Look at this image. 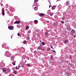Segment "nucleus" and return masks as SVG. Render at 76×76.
Returning <instances> with one entry per match:
<instances>
[{
    "mask_svg": "<svg viewBox=\"0 0 76 76\" xmlns=\"http://www.w3.org/2000/svg\"><path fill=\"white\" fill-rule=\"evenodd\" d=\"M5 56L7 57H10L11 56V53H10L9 51H7L5 54Z\"/></svg>",
    "mask_w": 76,
    "mask_h": 76,
    "instance_id": "obj_1",
    "label": "nucleus"
},
{
    "mask_svg": "<svg viewBox=\"0 0 76 76\" xmlns=\"http://www.w3.org/2000/svg\"><path fill=\"white\" fill-rule=\"evenodd\" d=\"M2 47H3L4 48H5V49H9V47L8 46H6V44L4 43L3 44Z\"/></svg>",
    "mask_w": 76,
    "mask_h": 76,
    "instance_id": "obj_2",
    "label": "nucleus"
},
{
    "mask_svg": "<svg viewBox=\"0 0 76 76\" xmlns=\"http://www.w3.org/2000/svg\"><path fill=\"white\" fill-rule=\"evenodd\" d=\"M8 28L9 29H10V30H12L14 29V27H13V26H9L8 27Z\"/></svg>",
    "mask_w": 76,
    "mask_h": 76,
    "instance_id": "obj_3",
    "label": "nucleus"
},
{
    "mask_svg": "<svg viewBox=\"0 0 76 76\" xmlns=\"http://www.w3.org/2000/svg\"><path fill=\"white\" fill-rule=\"evenodd\" d=\"M2 15H3V16H4V15H5V13H4V8H2Z\"/></svg>",
    "mask_w": 76,
    "mask_h": 76,
    "instance_id": "obj_4",
    "label": "nucleus"
},
{
    "mask_svg": "<svg viewBox=\"0 0 76 76\" xmlns=\"http://www.w3.org/2000/svg\"><path fill=\"white\" fill-rule=\"evenodd\" d=\"M20 23L19 21H16L14 22L15 24H19Z\"/></svg>",
    "mask_w": 76,
    "mask_h": 76,
    "instance_id": "obj_5",
    "label": "nucleus"
},
{
    "mask_svg": "<svg viewBox=\"0 0 76 76\" xmlns=\"http://www.w3.org/2000/svg\"><path fill=\"white\" fill-rule=\"evenodd\" d=\"M3 72H6V71H7V68H3L2 69Z\"/></svg>",
    "mask_w": 76,
    "mask_h": 76,
    "instance_id": "obj_6",
    "label": "nucleus"
},
{
    "mask_svg": "<svg viewBox=\"0 0 76 76\" xmlns=\"http://www.w3.org/2000/svg\"><path fill=\"white\" fill-rule=\"evenodd\" d=\"M66 4L67 5V6H69V7H70V5L69 6V1H68L66 2Z\"/></svg>",
    "mask_w": 76,
    "mask_h": 76,
    "instance_id": "obj_7",
    "label": "nucleus"
},
{
    "mask_svg": "<svg viewBox=\"0 0 76 76\" xmlns=\"http://www.w3.org/2000/svg\"><path fill=\"white\" fill-rule=\"evenodd\" d=\"M56 6H54L52 7V9L53 10H54L55 9H56Z\"/></svg>",
    "mask_w": 76,
    "mask_h": 76,
    "instance_id": "obj_8",
    "label": "nucleus"
},
{
    "mask_svg": "<svg viewBox=\"0 0 76 76\" xmlns=\"http://www.w3.org/2000/svg\"><path fill=\"white\" fill-rule=\"evenodd\" d=\"M39 15L40 16H41V17H42V16H44V14L41 13L39 14Z\"/></svg>",
    "mask_w": 76,
    "mask_h": 76,
    "instance_id": "obj_9",
    "label": "nucleus"
},
{
    "mask_svg": "<svg viewBox=\"0 0 76 76\" xmlns=\"http://www.w3.org/2000/svg\"><path fill=\"white\" fill-rule=\"evenodd\" d=\"M50 57H51V60H54V57H53V55H51L50 56Z\"/></svg>",
    "mask_w": 76,
    "mask_h": 76,
    "instance_id": "obj_10",
    "label": "nucleus"
},
{
    "mask_svg": "<svg viewBox=\"0 0 76 76\" xmlns=\"http://www.w3.org/2000/svg\"><path fill=\"white\" fill-rule=\"evenodd\" d=\"M16 63V61H14L12 62V64L14 66H15V63Z\"/></svg>",
    "mask_w": 76,
    "mask_h": 76,
    "instance_id": "obj_11",
    "label": "nucleus"
},
{
    "mask_svg": "<svg viewBox=\"0 0 76 76\" xmlns=\"http://www.w3.org/2000/svg\"><path fill=\"white\" fill-rule=\"evenodd\" d=\"M69 42V40H65L64 42L65 44H66V42L67 43V42Z\"/></svg>",
    "mask_w": 76,
    "mask_h": 76,
    "instance_id": "obj_12",
    "label": "nucleus"
},
{
    "mask_svg": "<svg viewBox=\"0 0 76 76\" xmlns=\"http://www.w3.org/2000/svg\"><path fill=\"white\" fill-rule=\"evenodd\" d=\"M17 28H21V26L19 25H18L17 26Z\"/></svg>",
    "mask_w": 76,
    "mask_h": 76,
    "instance_id": "obj_13",
    "label": "nucleus"
},
{
    "mask_svg": "<svg viewBox=\"0 0 76 76\" xmlns=\"http://www.w3.org/2000/svg\"><path fill=\"white\" fill-rule=\"evenodd\" d=\"M38 48L39 50H41L42 49V47H41V46H39L38 47Z\"/></svg>",
    "mask_w": 76,
    "mask_h": 76,
    "instance_id": "obj_14",
    "label": "nucleus"
},
{
    "mask_svg": "<svg viewBox=\"0 0 76 76\" xmlns=\"http://www.w3.org/2000/svg\"><path fill=\"white\" fill-rule=\"evenodd\" d=\"M47 51H50V50H51V48H48L47 49Z\"/></svg>",
    "mask_w": 76,
    "mask_h": 76,
    "instance_id": "obj_15",
    "label": "nucleus"
},
{
    "mask_svg": "<svg viewBox=\"0 0 76 76\" xmlns=\"http://www.w3.org/2000/svg\"><path fill=\"white\" fill-rule=\"evenodd\" d=\"M35 23H36V24H37L38 23V20H34Z\"/></svg>",
    "mask_w": 76,
    "mask_h": 76,
    "instance_id": "obj_16",
    "label": "nucleus"
},
{
    "mask_svg": "<svg viewBox=\"0 0 76 76\" xmlns=\"http://www.w3.org/2000/svg\"><path fill=\"white\" fill-rule=\"evenodd\" d=\"M71 32H72V33H74L75 32V30L73 29L72 30Z\"/></svg>",
    "mask_w": 76,
    "mask_h": 76,
    "instance_id": "obj_17",
    "label": "nucleus"
},
{
    "mask_svg": "<svg viewBox=\"0 0 76 76\" xmlns=\"http://www.w3.org/2000/svg\"><path fill=\"white\" fill-rule=\"evenodd\" d=\"M38 7H35L34 8V10H35L37 11V10H38Z\"/></svg>",
    "mask_w": 76,
    "mask_h": 76,
    "instance_id": "obj_18",
    "label": "nucleus"
},
{
    "mask_svg": "<svg viewBox=\"0 0 76 76\" xmlns=\"http://www.w3.org/2000/svg\"><path fill=\"white\" fill-rule=\"evenodd\" d=\"M45 35H46V36H47V35H48V32H46L45 33Z\"/></svg>",
    "mask_w": 76,
    "mask_h": 76,
    "instance_id": "obj_19",
    "label": "nucleus"
},
{
    "mask_svg": "<svg viewBox=\"0 0 76 76\" xmlns=\"http://www.w3.org/2000/svg\"><path fill=\"white\" fill-rule=\"evenodd\" d=\"M7 71L8 72H10L11 70L10 69H7Z\"/></svg>",
    "mask_w": 76,
    "mask_h": 76,
    "instance_id": "obj_20",
    "label": "nucleus"
},
{
    "mask_svg": "<svg viewBox=\"0 0 76 76\" xmlns=\"http://www.w3.org/2000/svg\"><path fill=\"white\" fill-rule=\"evenodd\" d=\"M2 67H4L5 66V64L4 63H3L2 64Z\"/></svg>",
    "mask_w": 76,
    "mask_h": 76,
    "instance_id": "obj_21",
    "label": "nucleus"
},
{
    "mask_svg": "<svg viewBox=\"0 0 76 76\" xmlns=\"http://www.w3.org/2000/svg\"><path fill=\"white\" fill-rule=\"evenodd\" d=\"M53 15V13H50V16H52Z\"/></svg>",
    "mask_w": 76,
    "mask_h": 76,
    "instance_id": "obj_22",
    "label": "nucleus"
},
{
    "mask_svg": "<svg viewBox=\"0 0 76 76\" xmlns=\"http://www.w3.org/2000/svg\"><path fill=\"white\" fill-rule=\"evenodd\" d=\"M14 74H17V71L16 70L14 71Z\"/></svg>",
    "mask_w": 76,
    "mask_h": 76,
    "instance_id": "obj_23",
    "label": "nucleus"
},
{
    "mask_svg": "<svg viewBox=\"0 0 76 76\" xmlns=\"http://www.w3.org/2000/svg\"><path fill=\"white\" fill-rule=\"evenodd\" d=\"M42 45H45V43L44 42H43L42 43Z\"/></svg>",
    "mask_w": 76,
    "mask_h": 76,
    "instance_id": "obj_24",
    "label": "nucleus"
},
{
    "mask_svg": "<svg viewBox=\"0 0 76 76\" xmlns=\"http://www.w3.org/2000/svg\"><path fill=\"white\" fill-rule=\"evenodd\" d=\"M29 26H26V29H29Z\"/></svg>",
    "mask_w": 76,
    "mask_h": 76,
    "instance_id": "obj_25",
    "label": "nucleus"
},
{
    "mask_svg": "<svg viewBox=\"0 0 76 76\" xmlns=\"http://www.w3.org/2000/svg\"><path fill=\"white\" fill-rule=\"evenodd\" d=\"M24 44H26V41L24 40L23 41Z\"/></svg>",
    "mask_w": 76,
    "mask_h": 76,
    "instance_id": "obj_26",
    "label": "nucleus"
},
{
    "mask_svg": "<svg viewBox=\"0 0 76 76\" xmlns=\"http://www.w3.org/2000/svg\"><path fill=\"white\" fill-rule=\"evenodd\" d=\"M31 30H29L28 31V34H30V33H31Z\"/></svg>",
    "mask_w": 76,
    "mask_h": 76,
    "instance_id": "obj_27",
    "label": "nucleus"
},
{
    "mask_svg": "<svg viewBox=\"0 0 76 76\" xmlns=\"http://www.w3.org/2000/svg\"><path fill=\"white\" fill-rule=\"evenodd\" d=\"M26 66H28V67H30V65H29V64H26Z\"/></svg>",
    "mask_w": 76,
    "mask_h": 76,
    "instance_id": "obj_28",
    "label": "nucleus"
},
{
    "mask_svg": "<svg viewBox=\"0 0 76 76\" xmlns=\"http://www.w3.org/2000/svg\"><path fill=\"white\" fill-rule=\"evenodd\" d=\"M61 22L63 24H64V21H61Z\"/></svg>",
    "mask_w": 76,
    "mask_h": 76,
    "instance_id": "obj_29",
    "label": "nucleus"
},
{
    "mask_svg": "<svg viewBox=\"0 0 76 76\" xmlns=\"http://www.w3.org/2000/svg\"><path fill=\"white\" fill-rule=\"evenodd\" d=\"M15 56H11V58H15Z\"/></svg>",
    "mask_w": 76,
    "mask_h": 76,
    "instance_id": "obj_30",
    "label": "nucleus"
},
{
    "mask_svg": "<svg viewBox=\"0 0 76 76\" xmlns=\"http://www.w3.org/2000/svg\"><path fill=\"white\" fill-rule=\"evenodd\" d=\"M38 1V0H34V2H37Z\"/></svg>",
    "mask_w": 76,
    "mask_h": 76,
    "instance_id": "obj_31",
    "label": "nucleus"
},
{
    "mask_svg": "<svg viewBox=\"0 0 76 76\" xmlns=\"http://www.w3.org/2000/svg\"><path fill=\"white\" fill-rule=\"evenodd\" d=\"M17 35L18 36H20V33H18V34H17Z\"/></svg>",
    "mask_w": 76,
    "mask_h": 76,
    "instance_id": "obj_32",
    "label": "nucleus"
},
{
    "mask_svg": "<svg viewBox=\"0 0 76 76\" xmlns=\"http://www.w3.org/2000/svg\"><path fill=\"white\" fill-rule=\"evenodd\" d=\"M27 39H30V38L29 37H27Z\"/></svg>",
    "mask_w": 76,
    "mask_h": 76,
    "instance_id": "obj_33",
    "label": "nucleus"
},
{
    "mask_svg": "<svg viewBox=\"0 0 76 76\" xmlns=\"http://www.w3.org/2000/svg\"><path fill=\"white\" fill-rule=\"evenodd\" d=\"M37 35L38 37H39V34H37Z\"/></svg>",
    "mask_w": 76,
    "mask_h": 76,
    "instance_id": "obj_34",
    "label": "nucleus"
},
{
    "mask_svg": "<svg viewBox=\"0 0 76 76\" xmlns=\"http://www.w3.org/2000/svg\"><path fill=\"white\" fill-rule=\"evenodd\" d=\"M49 8H50L51 7V5H49Z\"/></svg>",
    "mask_w": 76,
    "mask_h": 76,
    "instance_id": "obj_35",
    "label": "nucleus"
},
{
    "mask_svg": "<svg viewBox=\"0 0 76 76\" xmlns=\"http://www.w3.org/2000/svg\"><path fill=\"white\" fill-rule=\"evenodd\" d=\"M34 53H37V51L35 50V51H34Z\"/></svg>",
    "mask_w": 76,
    "mask_h": 76,
    "instance_id": "obj_36",
    "label": "nucleus"
},
{
    "mask_svg": "<svg viewBox=\"0 0 76 76\" xmlns=\"http://www.w3.org/2000/svg\"><path fill=\"white\" fill-rule=\"evenodd\" d=\"M18 66H19V67H20V64Z\"/></svg>",
    "mask_w": 76,
    "mask_h": 76,
    "instance_id": "obj_37",
    "label": "nucleus"
},
{
    "mask_svg": "<svg viewBox=\"0 0 76 76\" xmlns=\"http://www.w3.org/2000/svg\"><path fill=\"white\" fill-rule=\"evenodd\" d=\"M73 37L74 38H75V37H76V36H75V35H74Z\"/></svg>",
    "mask_w": 76,
    "mask_h": 76,
    "instance_id": "obj_38",
    "label": "nucleus"
},
{
    "mask_svg": "<svg viewBox=\"0 0 76 76\" xmlns=\"http://www.w3.org/2000/svg\"><path fill=\"white\" fill-rule=\"evenodd\" d=\"M15 68H16V69H18V68H17V66H16V67H15Z\"/></svg>",
    "mask_w": 76,
    "mask_h": 76,
    "instance_id": "obj_39",
    "label": "nucleus"
},
{
    "mask_svg": "<svg viewBox=\"0 0 76 76\" xmlns=\"http://www.w3.org/2000/svg\"><path fill=\"white\" fill-rule=\"evenodd\" d=\"M53 52H54V53H56V51L55 50H53Z\"/></svg>",
    "mask_w": 76,
    "mask_h": 76,
    "instance_id": "obj_40",
    "label": "nucleus"
},
{
    "mask_svg": "<svg viewBox=\"0 0 76 76\" xmlns=\"http://www.w3.org/2000/svg\"><path fill=\"white\" fill-rule=\"evenodd\" d=\"M49 2L50 3V4H51V3H50V1H49Z\"/></svg>",
    "mask_w": 76,
    "mask_h": 76,
    "instance_id": "obj_41",
    "label": "nucleus"
},
{
    "mask_svg": "<svg viewBox=\"0 0 76 76\" xmlns=\"http://www.w3.org/2000/svg\"><path fill=\"white\" fill-rule=\"evenodd\" d=\"M1 6H3V4H1Z\"/></svg>",
    "mask_w": 76,
    "mask_h": 76,
    "instance_id": "obj_42",
    "label": "nucleus"
},
{
    "mask_svg": "<svg viewBox=\"0 0 76 76\" xmlns=\"http://www.w3.org/2000/svg\"><path fill=\"white\" fill-rule=\"evenodd\" d=\"M16 56H18V54H16Z\"/></svg>",
    "mask_w": 76,
    "mask_h": 76,
    "instance_id": "obj_43",
    "label": "nucleus"
},
{
    "mask_svg": "<svg viewBox=\"0 0 76 76\" xmlns=\"http://www.w3.org/2000/svg\"><path fill=\"white\" fill-rule=\"evenodd\" d=\"M28 60H29V58L28 59Z\"/></svg>",
    "mask_w": 76,
    "mask_h": 76,
    "instance_id": "obj_44",
    "label": "nucleus"
},
{
    "mask_svg": "<svg viewBox=\"0 0 76 76\" xmlns=\"http://www.w3.org/2000/svg\"><path fill=\"white\" fill-rule=\"evenodd\" d=\"M1 76V74H0V76Z\"/></svg>",
    "mask_w": 76,
    "mask_h": 76,
    "instance_id": "obj_45",
    "label": "nucleus"
},
{
    "mask_svg": "<svg viewBox=\"0 0 76 76\" xmlns=\"http://www.w3.org/2000/svg\"><path fill=\"white\" fill-rule=\"evenodd\" d=\"M42 50L43 51L44 50V49H42Z\"/></svg>",
    "mask_w": 76,
    "mask_h": 76,
    "instance_id": "obj_46",
    "label": "nucleus"
},
{
    "mask_svg": "<svg viewBox=\"0 0 76 76\" xmlns=\"http://www.w3.org/2000/svg\"><path fill=\"white\" fill-rule=\"evenodd\" d=\"M25 57H24V58L23 59H25Z\"/></svg>",
    "mask_w": 76,
    "mask_h": 76,
    "instance_id": "obj_47",
    "label": "nucleus"
},
{
    "mask_svg": "<svg viewBox=\"0 0 76 76\" xmlns=\"http://www.w3.org/2000/svg\"><path fill=\"white\" fill-rule=\"evenodd\" d=\"M51 48H52V47H51Z\"/></svg>",
    "mask_w": 76,
    "mask_h": 76,
    "instance_id": "obj_48",
    "label": "nucleus"
},
{
    "mask_svg": "<svg viewBox=\"0 0 76 76\" xmlns=\"http://www.w3.org/2000/svg\"><path fill=\"white\" fill-rule=\"evenodd\" d=\"M61 73H62V72H61Z\"/></svg>",
    "mask_w": 76,
    "mask_h": 76,
    "instance_id": "obj_49",
    "label": "nucleus"
},
{
    "mask_svg": "<svg viewBox=\"0 0 76 76\" xmlns=\"http://www.w3.org/2000/svg\"><path fill=\"white\" fill-rule=\"evenodd\" d=\"M59 67H60V66H59Z\"/></svg>",
    "mask_w": 76,
    "mask_h": 76,
    "instance_id": "obj_50",
    "label": "nucleus"
},
{
    "mask_svg": "<svg viewBox=\"0 0 76 76\" xmlns=\"http://www.w3.org/2000/svg\"><path fill=\"white\" fill-rule=\"evenodd\" d=\"M18 69H19V68H18Z\"/></svg>",
    "mask_w": 76,
    "mask_h": 76,
    "instance_id": "obj_51",
    "label": "nucleus"
}]
</instances>
